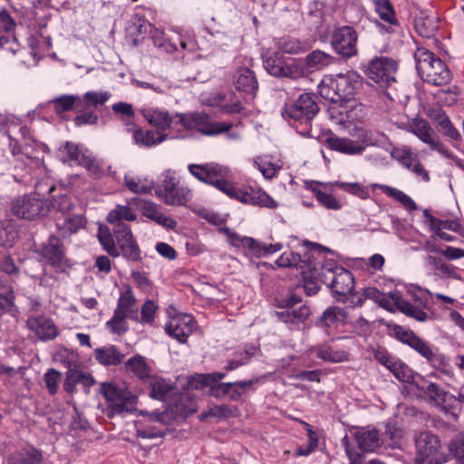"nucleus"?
I'll return each instance as SVG.
<instances>
[{"mask_svg": "<svg viewBox=\"0 0 464 464\" xmlns=\"http://www.w3.org/2000/svg\"><path fill=\"white\" fill-rule=\"evenodd\" d=\"M232 239L235 244L236 242H239L243 247L247 248L251 251L252 255L258 257L278 252L282 249L283 246L280 243L266 244L256 241L252 237H240L237 235H234Z\"/></svg>", "mask_w": 464, "mask_h": 464, "instance_id": "obj_18", "label": "nucleus"}, {"mask_svg": "<svg viewBox=\"0 0 464 464\" xmlns=\"http://www.w3.org/2000/svg\"><path fill=\"white\" fill-rule=\"evenodd\" d=\"M26 326L41 341L53 340L59 334L53 322L44 315L30 316L26 321Z\"/></svg>", "mask_w": 464, "mask_h": 464, "instance_id": "obj_16", "label": "nucleus"}, {"mask_svg": "<svg viewBox=\"0 0 464 464\" xmlns=\"http://www.w3.org/2000/svg\"><path fill=\"white\" fill-rule=\"evenodd\" d=\"M113 235L120 256L131 262L141 259V251L128 225L120 224L118 227H113Z\"/></svg>", "mask_w": 464, "mask_h": 464, "instance_id": "obj_14", "label": "nucleus"}, {"mask_svg": "<svg viewBox=\"0 0 464 464\" xmlns=\"http://www.w3.org/2000/svg\"><path fill=\"white\" fill-rule=\"evenodd\" d=\"M316 99L314 93L300 94L295 102L285 103L282 111L283 118L288 121L304 125V129L301 132L304 135H308L311 122L320 110Z\"/></svg>", "mask_w": 464, "mask_h": 464, "instance_id": "obj_4", "label": "nucleus"}, {"mask_svg": "<svg viewBox=\"0 0 464 464\" xmlns=\"http://www.w3.org/2000/svg\"><path fill=\"white\" fill-rule=\"evenodd\" d=\"M234 83L238 91L251 94L258 88L254 72L246 67L237 71L234 75Z\"/></svg>", "mask_w": 464, "mask_h": 464, "instance_id": "obj_21", "label": "nucleus"}, {"mask_svg": "<svg viewBox=\"0 0 464 464\" xmlns=\"http://www.w3.org/2000/svg\"><path fill=\"white\" fill-rule=\"evenodd\" d=\"M415 464H439L443 456L440 454L441 445L437 436L430 431L421 432L415 440Z\"/></svg>", "mask_w": 464, "mask_h": 464, "instance_id": "obj_9", "label": "nucleus"}, {"mask_svg": "<svg viewBox=\"0 0 464 464\" xmlns=\"http://www.w3.org/2000/svg\"><path fill=\"white\" fill-rule=\"evenodd\" d=\"M125 368L128 373L140 380H149L151 378V370L146 363L145 358L141 355H136L130 358L126 363Z\"/></svg>", "mask_w": 464, "mask_h": 464, "instance_id": "obj_28", "label": "nucleus"}, {"mask_svg": "<svg viewBox=\"0 0 464 464\" xmlns=\"http://www.w3.org/2000/svg\"><path fill=\"white\" fill-rule=\"evenodd\" d=\"M81 112L73 120L76 126L96 125L98 123L99 116L94 111L87 110Z\"/></svg>", "mask_w": 464, "mask_h": 464, "instance_id": "obj_63", "label": "nucleus"}, {"mask_svg": "<svg viewBox=\"0 0 464 464\" xmlns=\"http://www.w3.org/2000/svg\"><path fill=\"white\" fill-rule=\"evenodd\" d=\"M392 298L393 300L394 306L407 316H411L419 322H425L428 320L429 315L426 312L403 299L399 292L392 294Z\"/></svg>", "mask_w": 464, "mask_h": 464, "instance_id": "obj_24", "label": "nucleus"}, {"mask_svg": "<svg viewBox=\"0 0 464 464\" xmlns=\"http://www.w3.org/2000/svg\"><path fill=\"white\" fill-rule=\"evenodd\" d=\"M43 256L53 266H59L64 258L63 245L55 237H51L42 248Z\"/></svg>", "mask_w": 464, "mask_h": 464, "instance_id": "obj_25", "label": "nucleus"}, {"mask_svg": "<svg viewBox=\"0 0 464 464\" xmlns=\"http://www.w3.org/2000/svg\"><path fill=\"white\" fill-rule=\"evenodd\" d=\"M136 214L128 206L117 205L107 216L106 220L108 223L114 225V227H118L120 224H124L122 221H134L136 219Z\"/></svg>", "mask_w": 464, "mask_h": 464, "instance_id": "obj_34", "label": "nucleus"}, {"mask_svg": "<svg viewBox=\"0 0 464 464\" xmlns=\"http://www.w3.org/2000/svg\"><path fill=\"white\" fill-rule=\"evenodd\" d=\"M196 322L190 314H181L172 317L165 325L166 333L181 343L193 333Z\"/></svg>", "mask_w": 464, "mask_h": 464, "instance_id": "obj_15", "label": "nucleus"}, {"mask_svg": "<svg viewBox=\"0 0 464 464\" xmlns=\"http://www.w3.org/2000/svg\"><path fill=\"white\" fill-rule=\"evenodd\" d=\"M373 187L378 188L387 196L399 201L407 210L412 211L417 208L416 203L401 190L382 184H374Z\"/></svg>", "mask_w": 464, "mask_h": 464, "instance_id": "obj_36", "label": "nucleus"}, {"mask_svg": "<svg viewBox=\"0 0 464 464\" xmlns=\"http://www.w3.org/2000/svg\"><path fill=\"white\" fill-rule=\"evenodd\" d=\"M253 164L266 179H272L275 178L282 169L281 164L278 162H272L266 157H257L254 159Z\"/></svg>", "mask_w": 464, "mask_h": 464, "instance_id": "obj_42", "label": "nucleus"}, {"mask_svg": "<svg viewBox=\"0 0 464 464\" xmlns=\"http://www.w3.org/2000/svg\"><path fill=\"white\" fill-rule=\"evenodd\" d=\"M395 292L396 291L391 292V293H389V295H386L384 293L380 292L375 287H368V288L364 289L365 297L374 301L381 307H382L390 312L394 311L393 310L394 303L392 298V295L394 294Z\"/></svg>", "mask_w": 464, "mask_h": 464, "instance_id": "obj_40", "label": "nucleus"}, {"mask_svg": "<svg viewBox=\"0 0 464 464\" xmlns=\"http://www.w3.org/2000/svg\"><path fill=\"white\" fill-rule=\"evenodd\" d=\"M307 256L308 254H305L303 259L301 255L298 253L285 252L278 257V259L276 261V264L279 267H303L302 264H306L309 259V256Z\"/></svg>", "mask_w": 464, "mask_h": 464, "instance_id": "obj_49", "label": "nucleus"}, {"mask_svg": "<svg viewBox=\"0 0 464 464\" xmlns=\"http://www.w3.org/2000/svg\"><path fill=\"white\" fill-rule=\"evenodd\" d=\"M388 370L401 382H411L413 379V371L399 359L395 358Z\"/></svg>", "mask_w": 464, "mask_h": 464, "instance_id": "obj_48", "label": "nucleus"}, {"mask_svg": "<svg viewBox=\"0 0 464 464\" xmlns=\"http://www.w3.org/2000/svg\"><path fill=\"white\" fill-rule=\"evenodd\" d=\"M335 186L349 194L360 198L361 199H367L370 198V193L367 188L359 182L348 183L336 181Z\"/></svg>", "mask_w": 464, "mask_h": 464, "instance_id": "obj_55", "label": "nucleus"}, {"mask_svg": "<svg viewBox=\"0 0 464 464\" xmlns=\"http://www.w3.org/2000/svg\"><path fill=\"white\" fill-rule=\"evenodd\" d=\"M426 360L433 368L439 370L445 375L450 377L453 376L452 368L448 360L446 359L445 355L432 352L431 355L429 356Z\"/></svg>", "mask_w": 464, "mask_h": 464, "instance_id": "obj_56", "label": "nucleus"}, {"mask_svg": "<svg viewBox=\"0 0 464 464\" xmlns=\"http://www.w3.org/2000/svg\"><path fill=\"white\" fill-rule=\"evenodd\" d=\"M277 48L283 53L289 54H297L305 50L304 46L299 40L290 36H284L278 39Z\"/></svg>", "mask_w": 464, "mask_h": 464, "instance_id": "obj_53", "label": "nucleus"}, {"mask_svg": "<svg viewBox=\"0 0 464 464\" xmlns=\"http://www.w3.org/2000/svg\"><path fill=\"white\" fill-rule=\"evenodd\" d=\"M346 317L347 313L343 308L331 306L324 312L319 322L323 326H330L333 324L343 322Z\"/></svg>", "mask_w": 464, "mask_h": 464, "instance_id": "obj_46", "label": "nucleus"}, {"mask_svg": "<svg viewBox=\"0 0 464 464\" xmlns=\"http://www.w3.org/2000/svg\"><path fill=\"white\" fill-rule=\"evenodd\" d=\"M415 29L420 36L431 38L439 29V19L435 14L420 13L415 18Z\"/></svg>", "mask_w": 464, "mask_h": 464, "instance_id": "obj_23", "label": "nucleus"}, {"mask_svg": "<svg viewBox=\"0 0 464 464\" xmlns=\"http://www.w3.org/2000/svg\"><path fill=\"white\" fill-rule=\"evenodd\" d=\"M61 377V372L55 369H49L45 372L44 380L50 394L53 395L57 392Z\"/></svg>", "mask_w": 464, "mask_h": 464, "instance_id": "obj_58", "label": "nucleus"}, {"mask_svg": "<svg viewBox=\"0 0 464 464\" xmlns=\"http://www.w3.org/2000/svg\"><path fill=\"white\" fill-rule=\"evenodd\" d=\"M153 181L147 179L134 178L130 175H125L124 185L133 193L136 194H148L153 188Z\"/></svg>", "mask_w": 464, "mask_h": 464, "instance_id": "obj_43", "label": "nucleus"}, {"mask_svg": "<svg viewBox=\"0 0 464 464\" xmlns=\"http://www.w3.org/2000/svg\"><path fill=\"white\" fill-rule=\"evenodd\" d=\"M424 217L429 222V226L432 231H443V229L461 232V225L457 220L440 219L431 216L427 209L423 211Z\"/></svg>", "mask_w": 464, "mask_h": 464, "instance_id": "obj_35", "label": "nucleus"}, {"mask_svg": "<svg viewBox=\"0 0 464 464\" xmlns=\"http://www.w3.org/2000/svg\"><path fill=\"white\" fill-rule=\"evenodd\" d=\"M361 84L360 76L355 72H348L325 78L318 89L324 99L334 103H343L353 99Z\"/></svg>", "mask_w": 464, "mask_h": 464, "instance_id": "obj_2", "label": "nucleus"}, {"mask_svg": "<svg viewBox=\"0 0 464 464\" xmlns=\"http://www.w3.org/2000/svg\"><path fill=\"white\" fill-rule=\"evenodd\" d=\"M428 260L429 264L431 265L436 271L440 273V276L455 279L459 277L456 267L453 266L452 265L447 264L440 258H437L434 256H429Z\"/></svg>", "mask_w": 464, "mask_h": 464, "instance_id": "obj_54", "label": "nucleus"}, {"mask_svg": "<svg viewBox=\"0 0 464 464\" xmlns=\"http://www.w3.org/2000/svg\"><path fill=\"white\" fill-rule=\"evenodd\" d=\"M77 383H82L88 387L94 383V380L88 373L82 372L76 369H70L66 373V378L63 383L65 392L68 393H72Z\"/></svg>", "mask_w": 464, "mask_h": 464, "instance_id": "obj_29", "label": "nucleus"}, {"mask_svg": "<svg viewBox=\"0 0 464 464\" xmlns=\"http://www.w3.org/2000/svg\"><path fill=\"white\" fill-rule=\"evenodd\" d=\"M396 63L388 57H376L370 61L365 69L368 78L381 87L389 86L395 82Z\"/></svg>", "mask_w": 464, "mask_h": 464, "instance_id": "obj_12", "label": "nucleus"}, {"mask_svg": "<svg viewBox=\"0 0 464 464\" xmlns=\"http://www.w3.org/2000/svg\"><path fill=\"white\" fill-rule=\"evenodd\" d=\"M111 97L108 91H90L80 96L81 111L103 106Z\"/></svg>", "mask_w": 464, "mask_h": 464, "instance_id": "obj_26", "label": "nucleus"}, {"mask_svg": "<svg viewBox=\"0 0 464 464\" xmlns=\"http://www.w3.org/2000/svg\"><path fill=\"white\" fill-rule=\"evenodd\" d=\"M54 111L57 114L72 109L81 111L80 96L77 95H62L53 101Z\"/></svg>", "mask_w": 464, "mask_h": 464, "instance_id": "obj_41", "label": "nucleus"}, {"mask_svg": "<svg viewBox=\"0 0 464 464\" xmlns=\"http://www.w3.org/2000/svg\"><path fill=\"white\" fill-rule=\"evenodd\" d=\"M140 113L150 125L163 130L170 127L174 119L167 111L159 108H144Z\"/></svg>", "mask_w": 464, "mask_h": 464, "instance_id": "obj_19", "label": "nucleus"}, {"mask_svg": "<svg viewBox=\"0 0 464 464\" xmlns=\"http://www.w3.org/2000/svg\"><path fill=\"white\" fill-rule=\"evenodd\" d=\"M335 58L323 51L315 50L309 53L306 58V66L310 70H320L330 64H333Z\"/></svg>", "mask_w": 464, "mask_h": 464, "instance_id": "obj_37", "label": "nucleus"}, {"mask_svg": "<svg viewBox=\"0 0 464 464\" xmlns=\"http://www.w3.org/2000/svg\"><path fill=\"white\" fill-rule=\"evenodd\" d=\"M357 32L348 25L336 28L331 36V45L337 54L351 58L357 54Z\"/></svg>", "mask_w": 464, "mask_h": 464, "instance_id": "obj_13", "label": "nucleus"}, {"mask_svg": "<svg viewBox=\"0 0 464 464\" xmlns=\"http://www.w3.org/2000/svg\"><path fill=\"white\" fill-rule=\"evenodd\" d=\"M391 155L392 159L401 162L410 170L420 162L418 154L412 152L411 149L407 146L393 148Z\"/></svg>", "mask_w": 464, "mask_h": 464, "instance_id": "obj_32", "label": "nucleus"}, {"mask_svg": "<svg viewBox=\"0 0 464 464\" xmlns=\"http://www.w3.org/2000/svg\"><path fill=\"white\" fill-rule=\"evenodd\" d=\"M191 190L187 187H177L170 194H166L163 199L167 205L184 206L191 198Z\"/></svg>", "mask_w": 464, "mask_h": 464, "instance_id": "obj_47", "label": "nucleus"}, {"mask_svg": "<svg viewBox=\"0 0 464 464\" xmlns=\"http://www.w3.org/2000/svg\"><path fill=\"white\" fill-rule=\"evenodd\" d=\"M374 5L382 20L387 22L390 26L396 24L395 13L389 0H374Z\"/></svg>", "mask_w": 464, "mask_h": 464, "instance_id": "obj_51", "label": "nucleus"}, {"mask_svg": "<svg viewBox=\"0 0 464 464\" xmlns=\"http://www.w3.org/2000/svg\"><path fill=\"white\" fill-rule=\"evenodd\" d=\"M102 394L106 401L107 415L110 418L116 414L125 411L131 412L136 410L138 398L128 390L120 389L111 383H103Z\"/></svg>", "mask_w": 464, "mask_h": 464, "instance_id": "obj_7", "label": "nucleus"}, {"mask_svg": "<svg viewBox=\"0 0 464 464\" xmlns=\"http://www.w3.org/2000/svg\"><path fill=\"white\" fill-rule=\"evenodd\" d=\"M310 314V309L306 305H301L296 309L276 313L277 317L284 323L299 324L304 322Z\"/></svg>", "mask_w": 464, "mask_h": 464, "instance_id": "obj_38", "label": "nucleus"}, {"mask_svg": "<svg viewBox=\"0 0 464 464\" xmlns=\"http://www.w3.org/2000/svg\"><path fill=\"white\" fill-rule=\"evenodd\" d=\"M175 117L179 118L180 123L186 130H198L208 136H215L227 131L233 127V124L226 121H208V116L203 112L177 113Z\"/></svg>", "mask_w": 464, "mask_h": 464, "instance_id": "obj_8", "label": "nucleus"}, {"mask_svg": "<svg viewBox=\"0 0 464 464\" xmlns=\"http://www.w3.org/2000/svg\"><path fill=\"white\" fill-rule=\"evenodd\" d=\"M97 237L103 249L110 256L113 257L120 256V251L118 250V247L115 243L113 230L111 231V229L108 227L101 226L98 229Z\"/></svg>", "mask_w": 464, "mask_h": 464, "instance_id": "obj_33", "label": "nucleus"}, {"mask_svg": "<svg viewBox=\"0 0 464 464\" xmlns=\"http://www.w3.org/2000/svg\"><path fill=\"white\" fill-rule=\"evenodd\" d=\"M311 276L307 275L305 272H304V291L308 295H315L319 289L320 286L316 281H314L313 278L318 279L320 281V277L318 276V271H311Z\"/></svg>", "mask_w": 464, "mask_h": 464, "instance_id": "obj_61", "label": "nucleus"}, {"mask_svg": "<svg viewBox=\"0 0 464 464\" xmlns=\"http://www.w3.org/2000/svg\"><path fill=\"white\" fill-rule=\"evenodd\" d=\"M150 380L151 386L150 396L156 400H164L173 389V387L163 379L151 376Z\"/></svg>", "mask_w": 464, "mask_h": 464, "instance_id": "obj_52", "label": "nucleus"}, {"mask_svg": "<svg viewBox=\"0 0 464 464\" xmlns=\"http://www.w3.org/2000/svg\"><path fill=\"white\" fill-rule=\"evenodd\" d=\"M43 455L34 448L15 452L8 459V464H42Z\"/></svg>", "mask_w": 464, "mask_h": 464, "instance_id": "obj_30", "label": "nucleus"}, {"mask_svg": "<svg viewBox=\"0 0 464 464\" xmlns=\"http://www.w3.org/2000/svg\"><path fill=\"white\" fill-rule=\"evenodd\" d=\"M320 281L332 289L339 301L350 295L354 288V278L352 273L334 262L324 264L318 273Z\"/></svg>", "mask_w": 464, "mask_h": 464, "instance_id": "obj_6", "label": "nucleus"}, {"mask_svg": "<svg viewBox=\"0 0 464 464\" xmlns=\"http://www.w3.org/2000/svg\"><path fill=\"white\" fill-rule=\"evenodd\" d=\"M61 151L66 154V157L63 159V162L76 161L79 165H82L83 158L88 156V154L83 152L78 145L69 141L64 144L61 149Z\"/></svg>", "mask_w": 464, "mask_h": 464, "instance_id": "obj_57", "label": "nucleus"}, {"mask_svg": "<svg viewBox=\"0 0 464 464\" xmlns=\"http://www.w3.org/2000/svg\"><path fill=\"white\" fill-rule=\"evenodd\" d=\"M132 139L136 145L150 148L167 140L169 139V135L159 130H144L140 128V130H135L134 137Z\"/></svg>", "mask_w": 464, "mask_h": 464, "instance_id": "obj_22", "label": "nucleus"}, {"mask_svg": "<svg viewBox=\"0 0 464 464\" xmlns=\"http://www.w3.org/2000/svg\"><path fill=\"white\" fill-rule=\"evenodd\" d=\"M406 130L416 135L422 142L428 144L431 150L438 151L446 158L453 159L452 153L445 149L433 129L424 119L413 118L408 122Z\"/></svg>", "mask_w": 464, "mask_h": 464, "instance_id": "obj_11", "label": "nucleus"}, {"mask_svg": "<svg viewBox=\"0 0 464 464\" xmlns=\"http://www.w3.org/2000/svg\"><path fill=\"white\" fill-rule=\"evenodd\" d=\"M353 436L362 451L372 452L382 445L380 433L375 428H358Z\"/></svg>", "mask_w": 464, "mask_h": 464, "instance_id": "obj_17", "label": "nucleus"}, {"mask_svg": "<svg viewBox=\"0 0 464 464\" xmlns=\"http://www.w3.org/2000/svg\"><path fill=\"white\" fill-rule=\"evenodd\" d=\"M46 203L35 195H24L11 203V212L18 218L34 220L47 214Z\"/></svg>", "mask_w": 464, "mask_h": 464, "instance_id": "obj_10", "label": "nucleus"}, {"mask_svg": "<svg viewBox=\"0 0 464 464\" xmlns=\"http://www.w3.org/2000/svg\"><path fill=\"white\" fill-rule=\"evenodd\" d=\"M157 306L153 301L148 300L144 303L140 311V319L139 321L142 324H151L154 322V314Z\"/></svg>", "mask_w": 464, "mask_h": 464, "instance_id": "obj_62", "label": "nucleus"}, {"mask_svg": "<svg viewBox=\"0 0 464 464\" xmlns=\"http://www.w3.org/2000/svg\"><path fill=\"white\" fill-rule=\"evenodd\" d=\"M188 169L200 182L216 188L231 198L249 204V187L237 188L231 182L232 172L228 167L217 162H208L189 164Z\"/></svg>", "mask_w": 464, "mask_h": 464, "instance_id": "obj_1", "label": "nucleus"}, {"mask_svg": "<svg viewBox=\"0 0 464 464\" xmlns=\"http://www.w3.org/2000/svg\"><path fill=\"white\" fill-rule=\"evenodd\" d=\"M317 201L325 208L331 210H340L343 204L332 194L325 192H317Z\"/></svg>", "mask_w": 464, "mask_h": 464, "instance_id": "obj_60", "label": "nucleus"}, {"mask_svg": "<svg viewBox=\"0 0 464 464\" xmlns=\"http://www.w3.org/2000/svg\"><path fill=\"white\" fill-rule=\"evenodd\" d=\"M248 202L253 206L266 207L268 208H275L277 207L275 199L272 198L268 194L253 187H249Z\"/></svg>", "mask_w": 464, "mask_h": 464, "instance_id": "obj_45", "label": "nucleus"}, {"mask_svg": "<svg viewBox=\"0 0 464 464\" xmlns=\"http://www.w3.org/2000/svg\"><path fill=\"white\" fill-rule=\"evenodd\" d=\"M411 344L409 345L412 349H414L417 353H419L422 357L427 359L431 355L433 352L427 342L420 339L417 335L411 341L410 340Z\"/></svg>", "mask_w": 464, "mask_h": 464, "instance_id": "obj_64", "label": "nucleus"}, {"mask_svg": "<svg viewBox=\"0 0 464 464\" xmlns=\"http://www.w3.org/2000/svg\"><path fill=\"white\" fill-rule=\"evenodd\" d=\"M94 354L95 359L102 365H117L124 357L113 345L97 348Z\"/></svg>", "mask_w": 464, "mask_h": 464, "instance_id": "obj_31", "label": "nucleus"}, {"mask_svg": "<svg viewBox=\"0 0 464 464\" xmlns=\"http://www.w3.org/2000/svg\"><path fill=\"white\" fill-rule=\"evenodd\" d=\"M84 225V218L81 215L66 218L63 224H57L61 235L63 237L76 233L80 228H82Z\"/></svg>", "mask_w": 464, "mask_h": 464, "instance_id": "obj_50", "label": "nucleus"}, {"mask_svg": "<svg viewBox=\"0 0 464 464\" xmlns=\"http://www.w3.org/2000/svg\"><path fill=\"white\" fill-rule=\"evenodd\" d=\"M142 215L168 228H175L177 222L169 217L163 215L159 207L151 201H141L140 206Z\"/></svg>", "mask_w": 464, "mask_h": 464, "instance_id": "obj_20", "label": "nucleus"}, {"mask_svg": "<svg viewBox=\"0 0 464 464\" xmlns=\"http://www.w3.org/2000/svg\"><path fill=\"white\" fill-rule=\"evenodd\" d=\"M414 58L418 73L424 82L440 86L451 81V72L448 66L426 48H418Z\"/></svg>", "mask_w": 464, "mask_h": 464, "instance_id": "obj_3", "label": "nucleus"}, {"mask_svg": "<svg viewBox=\"0 0 464 464\" xmlns=\"http://www.w3.org/2000/svg\"><path fill=\"white\" fill-rule=\"evenodd\" d=\"M127 319L139 321L138 302L130 288L121 294L113 315L106 323V328L114 334H124L129 330Z\"/></svg>", "mask_w": 464, "mask_h": 464, "instance_id": "obj_5", "label": "nucleus"}, {"mask_svg": "<svg viewBox=\"0 0 464 464\" xmlns=\"http://www.w3.org/2000/svg\"><path fill=\"white\" fill-rule=\"evenodd\" d=\"M331 150L340 151L346 154H361L364 150V147L356 144L354 141L339 137H330L325 140Z\"/></svg>", "mask_w": 464, "mask_h": 464, "instance_id": "obj_27", "label": "nucleus"}, {"mask_svg": "<svg viewBox=\"0 0 464 464\" xmlns=\"http://www.w3.org/2000/svg\"><path fill=\"white\" fill-rule=\"evenodd\" d=\"M264 66L266 70L274 76H287L290 72V68L285 66L280 57L276 55L272 57L269 53L263 55Z\"/></svg>", "mask_w": 464, "mask_h": 464, "instance_id": "obj_39", "label": "nucleus"}, {"mask_svg": "<svg viewBox=\"0 0 464 464\" xmlns=\"http://www.w3.org/2000/svg\"><path fill=\"white\" fill-rule=\"evenodd\" d=\"M316 356L330 362H343L349 361V353L343 350H334L329 346H320L316 349Z\"/></svg>", "mask_w": 464, "mask_h": 464, "instance_id": "obj_44", "label": "nucleus"}, {"mask_svg": "<svg viewBox=\"0 0 464 464\" xmlns=\"http://www.w3.org/2000/svg\"><path fill=\"white\" fill-rule=\"evenodd\" d=\"M257 380L239 381L231 382V401H237Z\"/></svg>", "mask_w": 464, "mask_h": 464, "instance_id": "obj_59", "label": "nucleus"}]
</instances>
